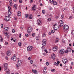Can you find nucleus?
<instances>
[{
	"label": "nucleus",
	"instance_id": "nucleus-29",
	"mask_svg": "<svg viewBox=\"0 0 74 74\" xmlns=\"http://www.w3.org/2000/svg\"><path fill=\"white\" fill-rule=\"evenodd\" d=\"M49 1L51 4H53L54 1H53V0H49Z\"/></svg>",
	"mask_w": 74,
	"mask_h": 74
},
{
	"label": "nucleus",
	"instance_id": "nucleus-48",
	"mask_svg": "<svg viewBox=\"0 0 74 74\" xmlns=\"http://www.w3.org/2000/svg\"><path fill=\"white\" fill-rule=\"evenodd\" d=\"M51 18H49L48 19H47V21H51Z\"/></svg>",
	"mask_w": 74,
	"mask_h": 74
},
{
	"label": "nucleus",
	"instance_id": "nucleus-45",
	"mask_svg": "<svg viewBox=\"0 0 74 74\" xmlns=\"http://www.w3.org/2000/svg\"><path fill=\"white\" fill-rule=\"evenodd\" d=\"M15 29H13L12 30V32L13 33H15Z\"/></svg>",
	"mask_w": 74,
	"mask_h": 74
},
{
	"label": "nucleus",
	"instance_id": "nucleus-50",
	"mask_svg": "<svg viewBox=\"0 0 74 74\" xmlns=\"http://www.w3.org/2000/svg\"><path fill=\"white\" fill-rule=\"evenodd\" d=\"M25 36L26 37H28V36H29V35L27 34H25Z\"/></svg>",
	"mask_w": 74,
	"mask_h": 74
},
{
	"label": "nucleus",
	"instance_id": "nucleus-56",
	"mask_svg": "<svg viewBox=\"0 0 74 74\" xmlns=\"http://www.w3.org/2000/svg\"><path fill=\"white\" fill-rule=\"evenodd\" d=\"M21 36H22V34H20L19 35V37L21 38Z\"/></svg>",
	"mask_w": 74,
	"mask_h": 74
},
{
	"label": "nucleus",
	"instance_id": "nucleus-38",
	"mask_svg": "<svg viewBox=\"0 0 74 74\" xmlns=\"http://www.w3.org/2000/svg\"><path fill=\"white\" fill-rule=\"evenodd\" d=\"M71 34L73 35H74V30H73L72 31Z\"/></svg>",
	"mask_w": 74,
	"mask_h": 74
},
{
	"label": "nucleus",
	"instance_id": "nucleus-5",
	"mask_svg": "<svg viewBox=\"0 0 74 74\" xmlns=\"http://www.w3.org/2000/svg\"><path fill=\"white\" fill-rule=\"evenodd\" d=\"M64 52H65V51H64V50L63 49H60L59 51V53L61 55H63V54L64 53Z\"/></svg>",
	"mask_w": 74,
	"mask_h": 74
},
{
	"label": "nucleus",
	"instance_id": "nucleus-31",
	"mask_svg": "<svg viewBox=\"0 0 74 74\" xmlns=\"http://www.w3.org/2000/svg\"><path fill=\"white\" fill-rule=\"evenodd\" d=\"M42 36L43 37H45L46 36V35L45 34V33H43L42 34Z\"/></svg>",
	"mask_w": 74,
	"mask_h": 74
},
{
	"label": "nucleus",
	"instance_id": "nucleus-32",
	"mask_svg": "<svg viewBox=\"0 0 74 74\" xmlns=\"http://www.w3.org/2000/svg\"><path fill=\"white\" fill-rule=\"evenodd\" d=\"M53 3L55 5H56L57 4V2H56V1H54Z\"/></svg>",
	"mask_w": 74,
	"mask_h": 74
},
{
	"label": "nucleus",
	"instance_id": "nucleus-44",
	"mask_svg": "<svg viewBox=\"0 0 74 74\" xmlns=\"http://www.w3.org/2000/svg\"><path fill=\"white\" fill-rule=\"evenodd\" d=\"M46 66H48L49 65V63L48 62H46Z\"/></svg>",
	"mask_w": 74,
	"mask_h": 74
},
{
	"label": "nucleus",
	"instance_id": "nucleus-54",
	"mask_svg": "<svg viewBox=\"0 0 74 74\" xmlns=\"http://www.w3.org/2000/svg\"><path fill=\"white\" fill-rule=\"evenodd\" d=\"M32 35L33 36V37H34V36H35V33H33L32 34Z\"/></svg>",
	"mask_w": 74,
	"mask_h": 74
},
{
	"label": "nucleus",
	"instance_id": "nucleus-30",
	"mask_svg": "<svg viewBox=\"0 0 74 74\" xmlns=\"http://www.w3.org/2000/svg\"><path fill=\"white\" fill-rule=\"evenodd\" d=\"M8 11H11V7L10 6H9L8 7Z\"/></svg>",
	"mask_w": 74,
	"mask_h": 74
},
{
	"label": "nucleus",
	"instance_id": "nucleus-8",
	"mask_svg": "<svg viewBox=\"0 0 74 74\" xmlns=\"http://www.w3.org/2000/svg\"><path fill=\"white\" fill-rule=\"evenodd\" d=\"M33 47L30 46H29L27 48V51H29V52L30 51H31Z\"/></svg>",
	"mask_w": 74,
	"mask_h": 74
},
{
	"label": "nucleus",
	"instance_id": "nucleus-39",
	"mask_svg": "<svg viewBox=\"0 0 74 74\" xmlns=\"http://www.w3.org/2000/svg\"><path fill=\"white\" fill-rule=\"evenodd\" d=\"M73 18V16L71 15L69 17V18L70 19H71Z\"/></svg>",
	"mask_w": 74,
	"mask_h": 74
},
{
	"label": "nucleus",
	"instance_id": "nucleus-42",
	"mask_svg": "<svg viewBox=\"0 0 74 74\" xmlns=\"http://www.w3.org/2000/svg\"><path fill=\"white\" fill-rule=\"evenodd\" d=\"M45 52H46V53H48V52H47V50L46 49H45L44 50Z\"/></svg>",
	"mask_w": 74,
	"mask_h": 74
},
{
	"label": "nucleus",
	"instance_id": "nucleus-41",
	"mask_svg": "<svg viewBox=\"0 0 74 74\" xmlns=\"http://www.w3.org/2000/svg\"><path fill=\"white\" fill-rule=\"evenodd\" d=\"M55 71V69H51V71H52V72H53V73L54 72V71Z\"/></svg>",
	"mask_w": 74,
	"mask_h": 74
},
{
	"label": "nucleus",
	"instance_id": "nucleus-18",
	"mask_svg": "<svg viewBox=\"0 0 74 74\" xmlns=\"http://www.w3.org/2000/svg\"><path fill=\"white\" fill-rule=\"evenodd\" d=\"M67 50L68 51V52H71V49H70V47H67Z\"/></svg>",
	"mask_w": 74,
	"mask_h": 74
},
{
	"label": "nucleus",
	"instance_id": "nucleus-27",
	"mask_svg": "<svg viewBox=\"0 0 74 74\" xmlns=\"http://www.w3.org/2000/svg\"><path fill=\"white\" fill-rule=\"evenodd\" d=\"M8 66V65L7 64V63H5L4 64V68L7 67Z\"/></svg>",
	"mask_w": 74,
	"mask_h": 74
},
{
	"label": "nucleus",
	"instance_id": "nucleus-17",
	"mask_svg": "<svg viewBox=\"0 0 74 74\" xmlns=\"http://www.w3.org/2000/svg\"><path fill=\"white\" fill-rule=\"evenodd\" d=\"M32 71L33 73H35V74H37V71L36 70H34L32 69Z\"/></svg>",
	"mask_w": 74,
	"mask_h": 74
},
{
	"label": "nucleus",
	"instance_id": "nucleus-52",
	"mask_svg": "<svg viewBox=\"0 0 74 74\" xmlns=\"http://www.w3.org/2000/svg\"><path fill=\"white\" fill-rule=\"evenodd\" d=\"M19 2L20 3H22V0H19Z\"/></svg>",
	"mask_w": 74,
	"mask_h": 74
},
{
	"label": "nucleus",
	"instance_id": "nucleus-26",
	"mask_svg": "<svg viewBox=\"0 0 74 74\" xmlns=\"http://www.w3.org/2000/svg\"><path fill=\"white\" fill-rule=\"evenodd\" d=\"M4 29L6 31H7L8 30V28L7 27H4Z\"/></svg>",
	"mask_w": 74,
	"mask_h": 74
},
{
	"label": "nucleus",
	"instance_id": "nucleus-49",
	"mask_svg": "<svg viewBox=\"0 0 74 74\" xmlns=\"http://www.w3.org/2000/svg\"><path fill=\"white\" fill-rule=\"evenodd\" d=\"M41 48L43 50V49H45V47H44V46H42V47H41Z\"/></svg>",
	"mask_w": 74,
	"mask_h": 74
},
{
	"label": "nucleus",
	"instance_id": "nucleus-11",
	"mask_svg": "<svg viewBox=\"0 0 74 74\" xmlns=\"http://www.w3.org/2000/svg\"><path fill=\"white\" fill-rule=\"evenodd\" d=\"M56 56H55V54H52L51 55V58L52 59H53L54 60L55 59V57Z\"/></svg>",
	"mask_w": 74,
	"mask_h": 74
},
{
	"label": "nucleus",
	"instance_id": "nucleus-25",
	"mask_svg": "<svg viewBox=\"0 0 74 74\" xmlns=\"http://www.w3.org/2000/svg\"><path fill=\"white\" fill-rule=\"evenodd\" d=\"M29 18L30 19H32V18H33V15L32 14H31L29 16Z\"/></svg>",
	"mask_w": 74,
	"mask_h": 74
},
{
	"label": "nucleus",
	"instance_id": "nucleus-33",
	"mask_svg": "<svg viewBox=\"0 0 74 74\" xmlns=\"http://www.w3.org/2000/svg\"><path fill=\"white\" fill-rule=\"evenodd\" d=\"M61 19H64V16L63 15H61Z\"/></svg>",
	"mask_w": 74,
	"mask_h": 74
},
{
	"label": "nucleus",
	"instance_id": "nucleus-21",
	"mask_svg": "<svg viewBox=\"0 0 74 74\" xmlns=\"http://www.w3.org/2000/svg\"><path fill=\"white\" fill-rule=\"evenodd\" d=\"M5 35L7 36L8 38V37H10V34H8L7 32H6L5 33Z\"/></svg>",
	"mask_w": 74,
	"mask_h": 74
},
{
	"label": "nucleus",
	"instance_id": "nucleus-16",
	"mask_svg": "<svg viewBox=\"0 0 74 74\" xmlns=\"http://www.w3.org/2000/svg\"><path fill=\"white\" fill-rule=\"evenodd\" d=\"M18 64L19 66H21L22 64V61L21 60H19L18 62Z\"/></svg>",
	"mask_w": 74,
	"mask_h": 74
},
{
	"label": "nucleus",
	"instance_id": "nucleus-46",
	"mask_svg": "<svg viewBox=\"0 0 74 74\" xmlns=\"http://www.w3.org/2000/svg\"><path fill=\"white\" fill-rule=\"evenodd\" d=\"M42 12L43 14H45V10H43L42 11Z\"/></svg>",
	"mask_w": 74,
	"mask_h": 74
},
{
	"label": "nucleus",
	"instance_id": "nucleus-61",
	"mask_svg": "<svg viewBox=\"0 0 74 74\" xmlns=\"http://www.w3.org/2000/svg\"><path fill=\"white\" fill-rule=\"evenodd\" d=\"M57 63L58 64H59V63H60V62H59V61H57Z\"/></svg>",
	"mask_w": 74,
	"mask_h": 74
},
{
	"label": "nucleus",
	"instance_id": "nucleus-6",
	"mask_svg": "<svg viewBox=\"0 0 74 74\" xmlns=\"http://www.w3.org/2000/svg\"><path fill=\"white\" fill-rule=\"evenodd\" d=\"M59 25L60 26L62 27L63 26V21L62 20H60L59 21Z\"/></svg>",
	"mask_w": 74,
	"mask_h": 74
},
{
	"label": "nucleus",
	"instance_id": "nucleus-10",
	"mask_svg": "<svg viewBox=\"0 0 74 74\" xmlns=\"http://www.w3.org/2000/svg\"><path fill=\"white\" fill-rule=\"evenodd\" d=\"M42 45L43 46H45L46 45V40L45 39H44L42 41Z\"/></svg>",
	"mask_w": 74,
	"mask_h": 74
},
{
	"label": "nucleus",
	"instance_id": "nucleus-12",
	"mask_svg": "<svg viewBox=\"0 0 74 74\" xmlns=\"http://www.w3.org/2000/svg\"><path fill=\"white\" fill-rule=\"evenodd\" d=\"M58 47L55 46L53 48V51L54 52H56V51L58 50Z\"/></svg>",
	"mask_w": 74,
	"mask_h": 74
},
{
	"label": "nucleus",
	"instance_id": "nucleus-13",
	"mask_svg": "<svg viewBox=\"0 0 74 74\" xmlns=\"http://www.w3.org/2000/svg\"><path fill=\"white\" fill-rule=\"evenodd\" d=\"M37 23L39 26L41 25V21L39 19H38L37 20Z\"/></svg>",
	"mask_w": 74,
	"mask_h": 74
},
{
	"label": "nucleus",
	"instance_id": "nucleus-19",
	"mask_svg": "<svg viewBox=\"0 0 74 74\" xmlns=\"http://www.w3.org/2000/svg\"><path fill=\"white\" fill-rule=\"evenodd\" d=\"M11 11H8V15L10 16H11Z\"/></svg>",
	"mask_w": 74,
	"mask_h": 74
},
{
	"label": "nucleus",
	"instance_id": "nucleus-1",
	"mask_svg": "<svg viewBox=\"0 0 74 74\" xmlns=\"http://www.w3.org/2000/svg\"><path fill=\"white\" fill-rule=\"evenodd\" d=\"M16 54H14L11 58V59L13 61H15L16 60Z\"/></svg>",
	"mask_w": 74,
	"mask_h": 74
},
{
	"label": "nucleus",
	"instance_id": "nucleus-28",
	"mask_svg": "<svg viewBox=\"0 0 74 74\" xmlns=\"http://www.w3.org/2000/svg\"><path fill=\"white\" fill-rule=\"evenodd\" d=\"M3 39L2 38L1 36L0 35V41H1V42H3Z\"/></svg>",
	"mask_w": 74,
	"mask_h": 74
},
{
	"label": "nucleus",
	"instance_id": "nucleus-36",
	"mask_svg": "<svg viewBox=\"0 0 74 74\" xmlns=\"http://www.w3.org/2000/svg\"><path fill=\"white\" fill-rule=\"evenodd\" d=\"M25 18H28V15L25 14Z\"/></svg>",
	"mask_w": 74,
	"mask_h": 74
},
{
	"label": "nucleus",
	"instance_id": "nucleus-57",
	"mask_svg": "<svg viewBox=\"0 0 74 74\" xmlns=\"http://www.w3.org/2000/svg\"><path fill=\"white\" fill-rule=\"evenodd\" d=\"M71 65H72V66H73V65H74V62H72L71 63Z\"/></svg>",
	"mask_w": 74,
	"mask_h": 74
},
{
	"label": "nucleus",
	"instance_id": "nucleus-60",
	"mask_svg": "<svg viewBox=\"0 0 74 74\" xmlns=\"http://www.w3.org/2000/svg\"><path fill=\"white\" fill-rule=\"evenodd\" d=\"M5 59L6 60H8V58L7 57H5Z\"/></svg>",
	"mask_w": 74,
	"mask_h": 74
},
{
	"label": "nucleus",
	"instance_id": "nucleus-55",
	"mask_svg": "<svg viewBox=\"0 0 74 74\" xmlns=\"http://www.w3.org/2000/svg\"><path fill=\"white\" fill-rule=\"evenodd\" d=\"M17 17H15L14 18V19H15V20H17Z\"/></svg>",
	"mask_w": 74,
	"mask_h": 74
},
{
	"label": "nucleus",
	"instance_id": "nucleus-15",
	"mask_svg": "<svg viewBox=\"0 0 74 74\" xmlns=\"http://www.w3.org/2000/svg\"><path fill=\"white\" fill-rule=\"evenodd\" d=\"M17 15L18 16H19L21 15V12L20 11H18L17 12Z\"/></svg>",
	"mask_w": 74,
	"mask_h": 74
},
{
	"label": "nucleus",
	"instance_id": "nucleus-24",
	"mask_svg": "<svg viewBox=\"0 0 74 74\" xmlns=\"http://www.w3.org/2000/svg\"><path fill=\"white\" fill-rule=\"evenodd\" d=\"M6 17V19H7V21H10V18H11V17L9 16L8 17Z\"/></svg>",
	"mask_w": 74,
	"mask_h": 74
},
{
	"label": "nucleus",
	"instance_id": "nucleus-59",
	"mask_svg": "<svg viewBox=\"0 0 74 74\" xmlns=\"http://www.w3.org/2000/svg\"><path fill=\"white\" fill-rule=\"evenodd\" d=\"M1 28H3V24H1Z\"/></svg>",
	"mask_w": 74,
	"mask_h": 74
},
{
	"label": "nucleus",
	"instance_id": "nucleus-35",
	"mask_svg": "<svg viewBox=\"0 0 74 74\" xmlns=\"http://www.w3.org/2000/svg\"><path fill=\"white\" fill-rule=\"evenodd\" d=\"M58 41H59V39L58 38H56V42H57Z\"/></svg>",
	"mask_w": 74,
	"mask_h": 74
},
{
	"label": "nucleus",
	"instance_id": "nucleus-3",
	"mask_svg": "<svg viewBox=\"0 0 74 74\" xmlns=\"http://www.w3.org/2000/svg\"><path fill=\"white\" fill-rule=\"evenodd\" d=\"M69 29V26L67 25H65L63 27V30L64 31H67Z\"/></svg>",
	"mask_w": 74,
	"mask_h": 74
},
{
	"label": "nucleus",
	"instance_id": "nucleus-51",
	"mask_svg": "<svg viewBox=\"0 0 74 74\" xmlns=\"http://www.w3.org/2000/svg\"><path fill=\"white\" fill-rule=\"evenodd\" d=\"M62 42H63V43H64V42H65V40H62Z\"/></svg>",
	"mask_w": 74,
	"mask_h": 74
},
{
	"label": "nucleus",
	"instance_id": "nucleus-53",
	"mask_svg": "<svg viewBox=\"0 0 74 74\" xmlns=\"http://www.w3.org/2000/svg\"><path fill=\"white\" fill-rule=\"evenodd\" d=\"M5 44L6 45H8V43L7 42H5Z\"/></svg>",
	"mask_w": 74,
	"mask_h": 74
},
{
	"label": "nucleus",
	"instance_id": "nucleus-63",
	"mask_svg": "<svg viewBox=\"0 0 74 74\" xmlns=\"http://www.w3.org/2000/svg\"><path fill=\"white\" fill-rule=\"evenodd\" d=\"M33 0H30V3H33Z\"/></svg>",
	"mask_w": 74,
	"mask_h": 74
},
{
	"label": "nucleus",
	"instance_id": "nucleus-47",
	"mask_svg": "<svg viewBox=\"0 0 74 74\" xmlns=\"http://www.w3.org/2000/svg\"><path fill=\"white\" fill-rule=\"evenodd\" d=\"M51 33H55V30H53L51 31Z\"/></svg>",
	"mask_w": 74,
	"mask_h": 74
},
{
	"label": "nucleus",
	"instance_id": "nucleus-58",
	"mask_svg": "<svg viewBox=\"0 0 74 74\" xmlns=\"http://www.w3.org/2000/svg\"><path fill=\"white\" fill-rule=\"evenodd\" d=\"M5 21H7V17H5Z\"/></svg>",
	"mask_w": 74,
	"mask_h": 74
},
{
	"label": "nucleus",
	"instance_id": "nucleus-2",
	"mask_svg": "<svg viewBox=\"0 0 74 74\" xmlns=\"http://www.w3.org/2000/svg\"><path fill=\"white\" fill-rule=\"evenodd\" d=\"M62 61L63 62L64 64H66L67 63V62H68V60H67V58H63L62 59Z\"/></svg>",
	"mask_w": 74,
	"mask_h": 74
},
{
	"label": "nucleus",
	"instance_id": "nucleus-20",
	"mask_svg": "<svg viewBox=\"0 0 74 74\" xmlns=\"http://www.w3.org/2000/svg\"><path fill=\"white\" fill-rule=\"evenodd\" d=\"M9 3H10V5L11 6V5H12V1L10 0L9 1Z\"/></svg>",
	"mask_w": 74,
	"mask_h": 74
},
{
	"label": "nucleus",
	"instance_id": "nucleus-9",
	"mask_svg": "<svg viewBox=\"0 0 74 74\" xmlns=\"http://www.w3.org/2000/svg\"><path fill=\"white\" fill-rule=\"evenodd\" d=\"M32 31V28L30 27H29L27 29V32L28 33H30Z\"/></svg>",
	"mask_w": 74,
	"mask_h": 74
},
{
	"label": "nucleus",
	"instance_id": "nucleus-64",
	"mask_svg": "<svg viewBox=\"0 0 74 74\" xmlns=\"http://www.w3.org/2000/svg\"><path fill=\"white\" fill-rule=\"evenodd\" d=\"M36 40H38V37H36Z\"/></svg>",
	"mask_w": 74,
	"mask_h": 74
},
{
	"label": "nucleus",
	"instance_id": "nucleus-22",
	"mask_svg": "<svg viewBox=\"0 0 74 74\" xmlns=\"http://www.w3.org/2000/svg\"><path fill=\"white\" fill-rule=\"evenodd\" d=\"M16 6H17V5H16V4H14L13 5V8H15V10H16V9H17V8L16 7Z\"/></svg>",
	"mask_w": 74,
	"mask_h": 74
},
{
	"label": "nucleus",
	"instance_id": "nucleus-40",
	"mask_svg": "<svg viewBox=\"0 0 74 74\" xmlns=\"http://www.w3.org/2000/svg\"><path fill=\"white\" fill-rule=\"evenodd\" d=\"M54 65H56V66H58L59 64H58L57 63H56V62H55L54 63Z\"/></svg>",
	"mask_w": 74,
	"mask_h": 74
},
{
	"label": "nucleus",
	"instance_id": "nucleus-23",
	"mask_svg": "<svg viewBox=\"0 0 74 74\" xmlns=\"http://www.w3.org/2000/svg\"><path fill=\"white\" fill-rule=\"evenodd\" d=\"M10 51H8V52H7L6 54L8 56H9L10 55Z\"/></svg>",
	"mask_w": 74,
	"mask_h": 74
},
{
	"label": "nucleus",
	"instance_id": "nucleus-37",
	"mask_svg": "<svg viewBox=\"0 0 74 74\" xmlns=\"http://www.w3.org/2000/svg\"><path fill=\"white\" fill-rule=\"evenodd\" d=\"M18 45L19 46H21V45H22V43H21V42H20L18 43Z\"/></svg>",
	"mask_w": 74,
	"mask_h": 74
},
{
	"label": "nucleus",
	"instance_id": "nucleus-14",
	"mask_svg": "<svg viewBox=\"0 0 74 74\" xmlns=\"http://www.w3.org/2000/svg\"><path fill=\"white\" fill-rule=\"evenodd\" d=\"M4 70L6 72H8V73H9L10 71V70L7 67L4 68Z\"/></svg>",
	"mask_w": 74,
	"mask_h": 74
},
{
	"label": "nucleus",
	"instance_id": "nucleus-62",
	"mask_svg": "<svg viewBox=\"0 0 74 74\" xmlns=\"http://www.w3.org/2000/svg\"><path fill=\"white\" fill-rule=\"evenodd\" d=\"M59 16H57L56 17V18L58 19L59 18Z\"/></svg>",
	"mask_w": 74,
	"mask_h": 74
},
{
	"label": "nucleus",
	"instance_id": "nucleus-43",
	"mask_svg": "<svg viewBox=\"0 0 74 74\" xmlns=\"http://www.w3.org/2000/svg\"><path fill=\"white\" fill-rule=\"evenodd\" d=\"M30 63L31 64H33V60H31L30 61Z\"/></svg>",
	"mask_w": 74,
	"mask_h": 74
},
{
	"label": "nucleus",
	"instance_id": "nucleus-34",
	"mask_svg": "<svg viewBox=\"0 0 74 74\" xmlns=\"http://www.w3.org/2000/svg\"><path fill=\"white\" fill-rule=\"evenodd\" d=\"M35 5L33 6V7L32 8V10H35V9H34V8H35Z\"/></svg>",
	"mask_w": 74,
	"mask_h": 74
},
{
	"label": "nucleus",
	"instance_id": "nucleus-4",
	"mask_svg": "<svg viewBox=\"0 0 74 74\" xmlns=\"http://www.w3.org/2000/svg\"><path fill=\"white\" fill-rule=\"evenodd\" d=\"M53 27L54 30H58L59 29V26L57 24H55L53 25Z\"/></svg>",
	"mask_w": 74,
	"mask_h": 74
},
{
	"label": "nucleus",
	"instance_id": "nucleus-7",
	"mask_svg": "<svg viewBox=\"0 0 74 74\" xmlns=\"http://www.w3.org/2000/svg\"><path fill=\"white\" fill-rule=\"evenodd\" d=\"M47 67H45L43 68V73L44 74H46L47 72Z\"/></svg>",
	"mask_w": 74,
	"mask_h": 74
}]
</instances>
